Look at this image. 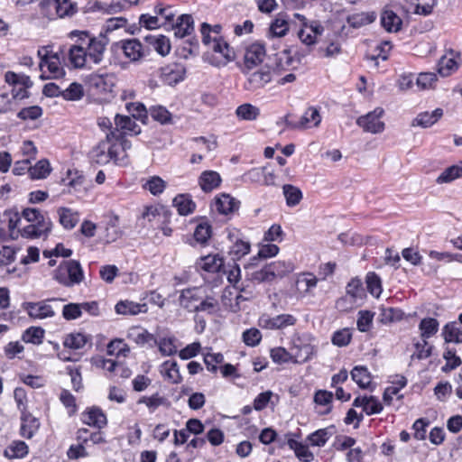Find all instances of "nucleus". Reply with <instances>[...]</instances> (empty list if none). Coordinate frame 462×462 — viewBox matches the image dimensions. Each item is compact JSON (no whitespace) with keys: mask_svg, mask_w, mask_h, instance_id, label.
Listing matches in <instances>:
<instances>
[{"mask_svg":"<svg viewBox=\"0 0 462 462\" xmlns=\"http://www.w3.org/2000/svg\"><path fill=\"white\" fill-rule=\"evenodd\" d=\"M70 35L79 37V42H81L87 50L89 61L95 65H98L102 61L106 47L108 44L106 36L99 34L97 37H91L86 31H73Z\"/></svg>","mask_w":462,"mask_h":462,"instance_id":"f257e3e1","label":"nucleus"},{"mask_svg":"<svg viewBox=\"0 0 462 462\" xmlns=\"http://www.w3.org/2000/svg\"><path fill=\"white\" fill-rule=\"evenodd\" d=\"M200 33L203 44L206 46L211 45L213 51L221 54L226 62L235 59L234 51L221 36H211L212 32L210 24L203 23L200 27Z\"/></svg>","mask_w":462,"mask_h":462,"instance_id":"f03ea898","label":"nucleus"},{"mask_svg":"<svg viewBox=\"0 0 462 462\" xmlns=\"http://www.w3.org/2000/svg\"><path fill=\"white\" fill-rule=\"evenodd\" d=\"M63 300L60 298H51L37 302H25L23 307L30 318L44 319L55 316V307L51 303H58Z\"/></svg>","mask_w":462,"mask_h":462,"instance_id":"7ed1b4c3","label":"nucleus"},{"mask_svg":"<svg viewBox=\"0 0 462 462\" xmlns=\"http://www.w3.org/2000/svg\"><path fill=\"white\" fill-rule=\"evenodd\" d=\"M114 47L117 50H121L125 57L133 62L139 61L149 52V49L143 46L141 42L137 39L120 41L116 42Z\"/></svg>","mask_w":462,"mask_h":462,"instance_id":"20e7f679","label":"nucleus"},{"mask_svg":"<svg viewBox=\"0 0 462 462\" xmlns=\"http://www.w3.org/2000/svg\"><path fill=\"white\" fill-rule=\"evenodd\" d=\"M384 111L381 107H376L374 111L365 116L357 118L356 124L364 129L365 132L371 134H379L384 130V123L381 121Z\"/></svg>","mask_w":462,"mask_h":462,"instance_id":"39448f33","label":"nucleus"},{"mask_svg":"<svg viewBox=\"0 0 462 462\" xmlns=\"http://www.w3.org/2000/svg\"><path fill=\"white\" fill-rule=\"evenodd\" d=\"M141 133V127L128 116L116 115L115 128L108 132L110 138H120L122 134H134Z\"/></svg>","mask_w":462,"mask_h":462,"instance_id":"423d86ee","label":"nucleus"},{"mask_svg":"<svg viewBox=\"0 0 462 462\" xmlns=\"http://www.w3.org/2000/svg\"><path fill=\"white\" fill-rule=\"evenodd\" d=\"M186 68L180 63H171L161 69V78L168 85H175L183 80Z\"/></svg>","mask_w":462,"mask_h":462,"instance_id":"0eeeda50","label":"nucleus"},{"mask_svg":"<svg viewBox=\"0 0 462 462\" xmlns=\"http://www.w3.org/2000/svg\"><path fill=\"white\" fill-rule=\"evenodd\" d=\"M38 55L41 57L40 68L42 69L43 66H47L51 74L49 78L59 79L64 76L65 71L63 68L60 66V58L57 53L48 56L47 51H45V54H42V51H39Z\"/></svg>","mask_w":462,"mask_h":462,"instance_id":"6e6552de","label":"nucleus"},{"mask_svg":"<svg viewBox=\"0 0 462 462\" xmlns=\"http://www.w3.org/2000/svg\"><path fill=\"white\" fill-rule=\"evenodd\" d=\"M271 80L272 73L270 69L263 68L248 76L247 81L245 84V88L249 91H254L263 88Z\"/></svg>","mask_w":462,"mask_h":462,"instance_id":"1a4fd4ad","label":"nucleus"},{"mask_svg":"<svg viewBox=\"0 0 462 462\" xmlns=\"http://www.w3.org/2000/svg\"><path fill=\"white\" fill-rule=\"evenodd\" d=\"M265 47L261 42H254L248 46L245 53V65L250 69L263 60Z\"/></svg>","mask_w":462,"mask_h":462,"instance_id":"9d476101","label":"nucleus"},{"mask_svg":"<svg viewBox=\"0 0 462 462\" xmlns=\"http://www.w3.org/2000/svg\"><path fill=\"white\" fill-rule=\"evenodd\" d=\"M52 227L51 220H42L39 224H29L24 226L22 230H18L17 234H21L22 236L26 238H37L42 236H47Z\"/></svg>","mask_w":462,"mask_h":462,"instance_id":"9b49d317","label":"nucleus"},{"mask_svg":"<svg viewBox=\"0 0 462 462\" xmlns=\"http://www.w3.org/2000/svg\"><path fill=\"white\" fill-rule=\"evenodd\" d=\"M285 124L288 126L292 128H305L308 127L309 125H312L313 126H318L321 121V116L319 112L315 107H309L304 115L301 116L299 123H292L289 120L288 116L284 117Z\"/></svg>","mask_w":462,"mask_h":462,"instance_id":"f8f14e48","label":"nucleus"},{"mask_svg":"<svg viewBox=\"0 0 462 462\" xmlns=\"http://www.w3.org/2000/svg\"><path fill=\"white\" fill-rule=\"evenodd\" d=\"M69 60L74 68L81 69L88 66L89 61L87 50L81 42L72 45L69 51Z\"/></svg>","mask_w":462,"mask_h":462,"instance_id":"ddd939ff","label":"nucleus"},{"mask_svg":"<svg viewBox=\"0 0 462 462\" xmlns=\"http://www.w3.org/2000/svg\"><path fill=\"white\" fill-rule=\"evenodd\" d=\"M82 421L89 426L102 429L107 423L106 417L101 409L92 407L82 413Z\"/></svg>","mask_w":462,"mask_h":462,"instance_id":"4468645a","label":"nucleus"},{"mask_svg":"<svg viewBox=\"0 0 462 462\" xmlns=\"http://www.w3.org/2000/svg\"><path fill=\"white\" fill-rule=\"evenodd\" d=\"M21 420V436L26 439H32L40 427L39 420L31 413L24 411L22 413Z\"/></svg>","mask_w":462,"mask_h":462,"instance_id":"2eb2a0df","label":"nucleus"},{"mask_svg":"<svg viewBox=\"0 0 462 462\" xmlns=\"http://www.w3.org/2000/svg\"><path fill=\"white\" fill-rule=\"evenodd\" d=\"M443 116V109L436 108L431 113L422 112L420 113L412 121V125L428 128L437 123Z\"/></svg>","mask_w":462,"mask_h":462,"instance_id":"dca6fc26","label":"nucleus"},{"mask_svg":"<svg viewBox=\"0 0 462 462\" xmlns=\"http://www.w3.org/2000/svg\"><path fill=\"white\" fill-rule=\"evenodd\" d=\"M69 279V287L79 284L84 279V273L79 261H63Z\"/></svg>","mask_w":462,"mask_h":462,"instance_id":"f3484780","label":"nucleus"},{"mask_svg":"<svg viewBox=\"0 0 462 462\" xmlns=\"http://www.w3.org/2000/svg\"><path fill=\"white\" fill-rule=\"evenodd\" d=\"M204 288H192L183 290L180 296V304L186 309L193 310V302L200 301V299L204 297Z\"/></svg>","mask_w":462,"mask_h":462,"instance_id":"a211bd4d","label":"nucleus"},{"mask_svg":"<svg viewBox=\"0 0 462 462\" xmlns=\"http://www.w3.org/2000/svg\"><path fill=\"white\" fill-rule=\"evenodd\" d=\"M382 26L389 32L401 30L402 20L392 10H384L381 15Z\"/></svg>","mask_w":462,"mask_h":462,"instance_id":"6ab92c4d","label":"nucleus"},{"mask_svg":"<svg viewBox=\"0 0 462 462\" xmlns=\"http://www.w3.org/2000/svg\"><path fill=\"white\" fill-rule=\"evenodd\" d=\"M194 31V21L190 14H181L174 26V34L178 38H184Z\"/></svg>","mask_w":462,"mask_h":462,"instance_id":"aec40b11","label":"nucleus"},{"mask_svg":"<svg viewBox=\"0 0 462 462\" xmlns=\"http://www.w3.org/2000/svg\"><path fill=\"white\" fill-rule=\"evenodd\" d=\"M90 158L97 164H106L111 161L106 138L100 141L90 152Z\"/></svg>","mask_w":462,"mask_h":462,"instance_id":"412c9836","label":"nucleus"},{"mask_svg":"<svg viewBox=\"0 0 462 462\" xmlns=\"http://www.w3.org/2000/svg\"><path fill=\"white\" fill-rule=\"evenodd\" d=\"M215 207L220 214L227 215L238 209L239 202L228 194H222L217 198Z\"/></svg>","mask_w":462,"mask_h":462,"instance_id":"4be33fe9","label":"nucleus"},{"mask_svg":"<svg viewBox=\"0 0 462 462\" xmlns=\"http://www.w3.org/2000/svg\"><path fill=\"white\" fill-rule=\"evenodd\" d=\"M221 183L220 175L214 171H205L199 177V185L205 192L217 188Z\"/></svg>","mask_w":462,"mask_h":462,"instance_id":"5701e85b","label":"nucleus"},{"mask_svg":"<svg viewBox=\"0 0 462 462\" xmlns=\"http://www.w3.org/2000/svg\"><path fill=\"white\" fill-rule=\"evenodd\" d=\"M117 314L121 315H136L142 312H146V304H138L130 300H121L116 307Z\"/></svg>","mask_w":462,"mask_h":462,"instance_id":"b1692460","label":"nucleus"},{"mask_svg":"<svg viewBox=\"0 0 462 462\" xmlns=\"http://www.w3.org/2000/svg\"><path fill=\"white\" fill-rule=\"evenodd\" d=\"M442 336L446 343H462V328L456 321L449 322L444 326Z\"/></svg>","mask_w":462,"mask_h":462,"instance_id":"393cba45","label":"nucleus"},{"mask_svg":"<svg viewBox=\"0 0 462 462\" xmlns=\"http://www.w3.org/2000/svg\"><path fill=\"white\" fill-rule=\"evenodd\" d=\"M59 221L66 229H72L79 221V213L68 208H60L58 209Z\"/></svg>","mask_w":462,"mask_h":462,"instance_id":"a878e982","label":"nucleus"},{"mask_svg":"<svg viewBox=\"0 0 462 462\" xmlns=\"http://www.w3.org/2000/svg\"><path fill=\"white\" fill-rule=\"evenodd\" d=\"M376 19V14L374 12L354 14L347 16L346 22L348 24L355 28H360L362 26L372 23Z\"/></svg>","mask_w":462,"mask_h":462,"instance_id":"bb28decb","label":"nucleus"},{"mask_svg":"<svg viewBox=\"0 0 462 462\" xmlns=\"http://www.w3.org/2000/svg\"><path fill=\"white\" fill-rule=\"evenodd\" d=\"M334 432L335 430L333 426L320 429L309 435L308 440L311 446L322 447L330 439Z\"/></svg>","mask_w":462,"mask_h":462,"instance_id":"cd10ccee","label":"nucleus"},{"mask_svg":"<svg viewBox=\"0 0 462 462\" xmlns=\"http://www.w3.org/2000/svg\"><path fill=\"white\" fill-rule=\"evenodd\" d=\"M217 300L213 295H208L205 291L204 297L200 299L199 304L194 305L193 310L195 312H207L208 314H213L217 311Z\"/></svg>","mask_w":462,"mask_h":462,"instance_id":"c85d7f7f","label":"nucleus"},{"mask_svg":"<svg viewBox=\"0 0 462 462\" xmlns=\"http://www.w3.org/2000/svg\"><path fill=\"white\" fill-rule=\"evenodd\" d=\"M288 446L290 448H291L294 452L296 457L302 462H310L313 460L314 456L313 454L309 450L308 446L302 444L301 442H299L293 439H288Z\"/></svg>","mask_w":462,"mask_h":462,"instance_id":"c756f323","label":"nucleus"},{"mask_svg":"<svg viewBox=\"0 0 462 462\" xmlns=\"http://www.w3.org/2000/svg\"><path fill=\"white\" fill-rule=\"evenodd\" d=\"M106 137L111 161H113L117 165L125 164L126 154L122 153L121 145H119L118 142L115 141V138H110V136H108V133L106 134Z\"/></svg>","mask_w":462,"mask_h":462,"instance_id":"7c9ffc66","label":"nucleus"},{"mask_svg":"<svg viewBox=\"0 0 462 462\" xmlns=\"http://www.w3.org/2000/svg\"><path fill=\"white\" fill-rule=\"evenodd\" d=\"M223 264V259L217 254L201 257L199 263V267L208 273L218 272Z\"/></svg>","mask_w":462,"mask_h":462,"instance_id":"2f4dec72","label":"nucleus"},{"mask_svg":"<svg viewBox=\"0 0 462 462\" xmlns=\"http://www.w3.org/2000/svg\"><path fill=\"white\" fill-rule=\"evenodd\" d=\"M282 192L288 207H295L302 199V192L296 186L285 184L282 186Z\"/></svg>","mask_w":462,"mask_h":462,"instance_id":"473e14b6","label":"nucleus"},{"mask_svg":"<svg viewBox=\"0 0 462 462\" xmlns=\"http://www.w3.org/2000/svg\"><path fill=\"white\" fill-rule=\"evenodd\" d=\"M28 454V446L25 442L17 440L13 441L10 446L5 448L4 455L7 458H21Z\"/></svg>","mask_w":462,"mask_h":462,"instance_id":"72a5a7b5","label":"nucleus"},{"mask_svg":"<svg viewBox=\"0 0 462 462\" xmlns=\"http://www.w3.org/2000/svg\"><path fill=\"white\" fill-rule=\"evenodd\" d=\"M352 379L359 387L365 389L371 383V375L365 366H355L351 371Z\"/></svg>","mask_w":462,"mask_h":462,"instance_id":"f704fd0d","label":"nucleus"},{"mask_svg":"<svg viewBox=\"0 0 462 462\" xmlns=\"http://www.w3.org/2000/svg\"><path fill=\"white\" fill-rule=\"evenodd\" d=\"M173 206L177 208L180 215L187 216L195 209V203L185 195H178L173 199Z\"/></svg>","mask_w":462,"mask_h":462,"instance_id":"c9c22d12","label":"nucleus"},{"mask_svg":"<svg viewBox=\"0 0 462 462\" xmlns=\"http://www.w3.org/2000/svg\"><path fill=\"white\" fill-rule=\"evenodd\" d=\"M272 272L273 280L283 277L293 271V264L287 261H275L267 264Z\"/></svg>","mask_w":462,"mask_h":462,"instance_id":"e433bc0d","label":"nucleus"},{"mask_svg":"<svg viewBox=\"0 0 462 462\" xmlns=\"http://www.w3.org/2000/svg\"><path fill=\"white\" fill-rule=\"evenodd\" d=\"M92 85L102 92H111L114 83V76L109 74L94 75L91 79Z\"/></svg>","mask_w":462,"mask_h":462,"instance_id":"4c0bfd02","label":"nucleus"},{"mask_svg":"<svg viewBox=\"0 0 462 462\" xmlns=\"http://www.w3.org/2000/svg\"><path fill=\"white\" fill-rule=\"evenodd\" d=\"M51 168L48 160L39 161L33 167H30L29 174L32 179H45L51 173Z\"/></svg>","mask_w":462,"mask_h":462,"instance_id":"58836bf2","label":"nucleus"},{"mask_svg":"<svg viewBox=\"0 0 462 462\" xmlns=\"http://www.w3.org/2000/svg\"><path fill=\"white\" fill-rule=\"evenodd\" d=\"M461 177L462 167L458 165H452L441 172V174L437 178L436 182L439 184L449 183Z\"/></svg>","mask_w":462,"mask_h":462,"instance_id":"ea45409f","label":"nucleus"},{"mask_svg":"<svg viewBox=\"0 0 462 462\" xmlns=\"http://www.w3.org/2000/svg\"><path fill=\"white\" fill-rule=\"evenodd\" d=\"M5 82L13 86H21L25 88H30L32 86V81L30 77L24 74H17L13 71H7L5 75Z\"/></svg>","mask_w":462,"mask_h":462,"instance_id":"a19ab883","label":"nucleus"},{"mask_svg":"<svg viewBox=\"0 0 462 462\" xmlns=\"http://www.w3.org/2000/svg\"><path fill=\"white\" fill-rule=\"evenodd\" d=\"M143 188L153 196H158L164 191L166 182L159 176H152L143 184Z\"/></svg>","mask_w":462,"mask_h":462,"instance_id":"79ce46f5","label":"nucleus"},{"mask_svg":"<svg viewBox=\"0 0 462 462\" xmlns=\"http://www.w3.org/2000/svg\"><path fill=\"white\" fill-rule=\"evenodd\" d=\"M419 328L421 331L420 337L428 339L438 332L439 321L433 318H426L420 321Z\"/></svg>","mask_w":462,"mask_h":462,"instance_id":"37998d69","label":"nucleus"},{"mask_svg":"<svg viewBox=\"0 0 462 462\" xmlns=\"http://www.w3.org/2000/svg\"><path fill=\"white\" fill-rule=\"evenodd\" d=\"M414 347L415 351L411 355V359L416 358L419 360L428 358L431 355L433 348V346L428 343L427 339L422 337L414 344Z\"/></svg>","mask_w":462,"mask_h":462,"instance_id":"c03bdc74","label":"nucleus"},{"mask_svg":"<svg viewBox=\"0 0 462 462\" xmlns=\"http://www.w3.org/2000/svg\"><path fill=\"white\" fill-rule=\"evenodd\" d=\"M88 341V337L82 333H72L64 339V346L72 349L82 348Z\"/></svg>","mask_w":462,"mask_h":462,"instance_id":"a18cd8bd","label":"nucleus"},{"mask_svg":"<svg viewBox=\"0 0 462 462\" xmlns=\"http://www.w3.org/2000/svg\"><path fill=\"white\" fill-rule=\"evenodd\" d=\"M61 181L65 186L69 188L68 192L71 193V189L77 191L82 187L84 183V177L79 174L78 171L72 172L71 171H68L67 177L63 178Z\"/></svg>","mask_w":462,"mask_h":462,"instance_id":"49530a36","label":"nucleus"},{"mask_svg":"<svg viewBox=\"0 0 462 462\" xmlns=\"http://www.w3.org/2000/svg\"><path fill=\"white\" fill-rule=\"evenodd\" d=\"M438 78L435 73L422 72L416 79V86L420 90L429 89L433 88Z\"/></svg>","mask_w":462,"mask_h":462,"instance_id":"de8ad7c7","label":"nucleus"},{"mask_svg":"<svg viewBox=\"0 0 462 462\" xmlns=\"http://www.w3.org/2000/svg\"><path fill=\"white\" fill-rule=\"evenodd\" d=\"M162 368L165 376L171 380L173 383H178L181 381L179 365L176 361H166L162 364Z\"/></svg>","mask_w":462,"mask_h":462,"instance_id":"09e8293b","label":"nucleus"},{"mask_svg":"<svg viewBox=\"0 0 462 462\" xmlns=\"http://www.w3.org/2000/svg\"><path fill=\"white\" fill-rule=\"evenodd\" d=\"M44 337V330L40 327H31L23 334V340L27 343L41 344Z\"/></svg>","mask_w":462,"mask_h":462,"instance_id":"8fccbe9b","label":"nucleus"},{"mask_svg":"<svg viewBox=\"0 0 462 462\" xmlns=\"http://www.w3.org/2000/svg\"><path fill=\"white\" fill-rule=\"evenodd\" d=\"M150 115L162 125L171 123V114L162 106H153L150 108Z\"/></svg>","mask_w":462,"mask_h":462,"instance_id":"3c124183","label":"nucleus"},{"mask_svg":"<svg viewBox=\"0 0 462 462\" xmlns=\"http://www.w3.org/2000/svg\"><path fill=\"white\" fill-rule=\"evenodd\" d=\"M56 12L60 18L71 16L77 12V6L70 0H56Z\"/></svg>","mask_w":462,"mask_h":462,"instance_id":"603ef678","label":"nucleus"},{"mask_svg":"<svg viewBox=\"0 0 462 462\" xmlns=\"http://www.w3.org/2000/svg\"><path fill=\"white\" fill-rule=\"evenodd\" d=\"M259 114V108L251 104H243L236 108L237 116L244 120H254Z\"/></svg>","mask_w":462,"mask_h":462,"instance_id":"864d4df0","label":"nucleus"},{"mask_svg":"<svg viewBox=\"0 0 462 462\" xmlns=\"http://www.w3.org/2000/svg\"><path fill=\"white\" fill-rule=\"evenodd\" d=\"M249 251V242L236 240L233 246L230 248L229 254L232 255V259L235 262L236 260H238L244 255L247 254Z\"/></svg>","mask_w":462,"mask_h":462,"instance_id":"5fc2aeb1","label":"nucleus"},{"mask_svg":"<svg viewBox=\"0 0 462 462\" xmlns=\"http://www.w3.org/2000/svg\"><path fill=\"white\" fill-rule=\"evenodd\" d=\"M458 69V63L453 58H441L439 62V73L442 77L449 76L453 71Z\"/></svg>","mask_w":462,"mask_h":462,"instance_id":"6e6d98bb","label":"nucleus"},{"mask_svg":"<svg viewBox=\"0 0 462 462\" xmlns=\"http://www.w3.org/2000/svg\"><path fill=\"white\" fill-rule=\"evenodd\" d=\"M138 402L146 404L152 411H155L161 405L169 406L170 404L166 398L160 396L158 393H155L150 397L143 396L139 400Z\"/></svg>","mask_w":462,"mask_h":462,"instance_id":"4d7b16f0","label":"nucleus"},{"mask_svg":"<svg viewBox=\"0 0 462 462\" xmlns=\"http://www.w3.org/2000/svg\"><path fill=\"white\" fill-rule=\"evenodd\" d=\"M126 109L131 114L132 117L145 123L147 116V110L142 103H128Z\"/></svg>","mask_w":462,"mask_h":462,"instance_id":"13d9d810","label":"nucleus"},{"mask_svg":"<svg viewBox=\"0 0 462 462\" xmlns=\"http://www.w3.org/2000/svg\"><path fill=\"white\" fill-rule=\"evenodd\" d=\"M402 311L393 308H383L380 314V321L383 324L400 320L402 318Z\"/></svg>","mask_w":462,"mask_h":462,"instance_id":"bf43d9fd","label":"nucleus"},{"mask_svg":"<svg viewBox=\"0 0 462 462\" xmlns=\"http://www.w3.org/2000/svg\"><path fill=\"white\" fill-rule=\"evenodd\" d=\"M374 313L369 310H360L358 312L357 328L361 332H367L372 325Z\"/></svg>","mask_w":462,"mask_h":462,"instance_id":"052dcab7","label":"nucleus"},{"mask_svg":"<svg viewBox=\"0 0 462 462\" xmlns=\"http://www.w3.org/2000/svg\"><path fill=\"white\" fill-rule=\"evenodd\" d=\"M278 252H279V247L276 245L269 244V245H263L260 248L257 256H254L251 259V263H249V265H255L256 264L255 262L259 258L265 259L268 257L275 256L278 254Z\"/></svg>","mask_w":462,"mask_h":462,"instance_id":"680f3d73","label":"nucleus"},{"mask_svg":"<svg viewBox=\"0 0 462 462\" xmlns=\"http://www.w3.org/2000/svg\"><path fill=\"white\" fill-rule=\"evenodd\" d=\"M352 338V334L348 328H343L336 331L331 338L333 345L342 347L347 346Z\"/></svg>","mask_w":462,"mask_h":462,"instance_id":"e2e57ef3","label":"nucleus"},{"mask_svg":"<svg viewBox=\"0 0 462 462\" xmlns=\"http://www.w3.org/2000/svg\"><path fill=\"white\" fill-rule=\"evenodd\" d=\"M289 31V25L285 19L276 18L270 26V33L275 37H282Z\"/></svg>","mask_w":462,"mask_h":462,"instance_id":"0e129e2a","label":"nucleus"},{"mask_svg":"<svg viewBox=\"0 0 462 462\" xmlns=\"http://www.w3.org/2000/svg\"><path fill=\"white\" fill-rule=\"evenodd\" d=\"M366 285L369 292L379 297L382 292L381 279L374 273H369L366 276Z\"/></svg>","mask_w":462,"mask_h":462,"instance_id":"69168bd1","label":"nucleus"},{"mask_svg":"<svg viewBox=\"0 0 462 462\" xmlns=\"http://www.w3.org/2000/svg\"><path fill=\"white\" fill-rule=\"evenodd\" d=\"M83 96V88L79 83L73 82L62 90V97L67 100H79Z\"/></svg>","mask_w":462,"mask_h":462,"instance_id":"338daca9","label":"nucleus"},{"mask_svg":"<svg viewBox=\"0 0 462 462\" xmlns=\"http://www.w3.org/2000/svg\"><path fill=\"white\" fill-rule=\"evenodd\" d=\"M42 115V108L39 106H32L23 108L17 114V117L22 120H35Z\"/></svg>","mask_w":462,"mask_h":462,"instance_id":"774afa93","label":"nucleus"}]
</instances>
